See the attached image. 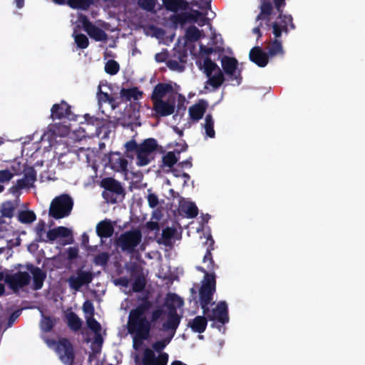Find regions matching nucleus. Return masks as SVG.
<instances>
[{"label":"nucleus","instance_id":"nucleus-51","mask_svg":"<svg viewBox=\"0 0 365 365\" xmlns=\"http://www.w3.org/2000/svg\"><path fill=\"white\" fill-rule=\"evenodd\" d=\"M86 128H87L83 127V128H81V130H74L73 135H76L75 138L76 140H81V138L86 137V134L85 133V130Z\"/></svg>","mask_w":365,"mask_h":365},{"label":"nucleus","instance_id":"nucleus-32","mask_svg":"<svg viewBox=\"0 0 365 365\" xmlns=\"http://www.w3.org/2000/svg\"><path fill=\"white\" fill-rule=\"evenodd\" d=\"M165 7L171 11L185 10L187 8L185 0H163Z\"/></svg>","mask_w":365,"mask_h":365},{"label":"nucleus","instance_id":"nucleus-11","mask_svg":"<svg viewBox=\"0 0 365 365\" xmlns=\"http://www.w3.org/2000/svg\"><path fill=\"white\" fill-rule=\"evenodd\" d=\"M178 93L174 91L173 86L170 84H158L152 93V101L153 103L166 101L176 100Z\"/></svg>","mask_w":365,"mask_h":365},{"label":"nucleus","instance_id":"nucleus-16","mask_svg":"<svg viewBox=\"0 0 365 365\" xmlns=\"http://www.w3.org/2000/svg\"><path fill=\"white\" fill-rule=\"evenodd\" d=\"M175 103V100L161 101L153 103V108L158 115L167 116L174 113Z\"/></svg>","mask_w":365,"mask_h":365},{"label":"nucleus","instance_id":"nucleus-35","mask_svg":"<svg viewBox=\"0 0 365 365\" xmlns=\"http://www.w3.org/2000/svg\"><path fill=\"white\" fill-rule=\"evenodd\" d=\"M34 278V288L35 289H39L43 286V282L45 278V275L43 272L38 268H35L31 270Z\"/></svg>","mask_w":365,"mask_h":365},{"label":"nucleus","instance_id":"nucleus-44","mask_svg":"<svg viewBox=\"0 0 365 365\" xmlns=\"http://www.w3.org/2000/svg\"><path fill=\"white\" fill-rule=\"evenodd\" d=\"M178 160V158L173 152H168L163 158L165 165L173 166Z\"/></svg>","mask_w":365,"mask_h":365},{"label":"nucleus","instance_id":"nucleus-33","mask_svg":"<svg viewBox=\"0 0 365 365\" xmlns=\"http://www.w3.org/2000/svg\"><path fill=\"white\" fill-rule=\"evenodd\" d=\"M36 180V173L31 168L26 170L25 178L19 180L20 187H31Z\"/></svg>","mask_w":365,"mask_h":365},{"label":"nucleus","instance_id":"nucleus-20","mask_svg":"<svg viewBox=\"0 0 365 365\" xmlns=\"http://www.w3.org/2000/svg\"><path fill=\"white\" fill-rule=\"evenodd\" d=\"M250 59L259 67H265L269 61V56L259 47H254L250 52Z\"/></svg>","mask_w":365,"mask_h":365},{"label":"nucleus","instance_id":"nucleus-63","mask_svg":"<svg viewBox=\"0 0 365 365\" xmlns=\"http://www.w3.org/2000/svg\"><path fill=\"white\" fill-rule=\"evenodd\" d=\"M170 365H187V364L181 362L180 361H175L172 362Z\"/></svg>","mask_w":365,"mask_h":365},{"label":"nucleus","instance_id":"nucleus-43","mask_svg":"<svg viewBox=\"0 0 365 365\" xmlns=\"http://www.w3.org/2000/svg\"><path fill=\"white\" fill-rule=\"evenodd\" d=\"M98 98L101 101H108L113 109H114L117 104L119 103V102H115V99L110 98L107 93L103 92L101 91H100L98 93Z\"/></svg>","mask_w":365,"mask_h":365},{"label":"nucleus","instance_id":"nucleus-30","mask_svg":"<svg viewBox=\"0 0 365 365\" xmlns=\"http://www.w3.org/2000/svg\"><path fill=\"white\" fill-rule=\"evenodd\" d=\"M57 4H67L73 9H86L90 6L89 0H53Z\"/></svg>","mask_w":365,"mask_h":365},{"label":"nucleus","instance_id":"nucleus-60","mask_svg":"<svg viewBox=\"0 0 365 365\" xmlns=\"http://www.w3.org/2000/svg\"><path fill=\"white\" fill-rule=\"evenodd\" d=\"M4 279H5V278L4 277V274L2 273H0V294H1L4 291V287L2 283Z\"/></svg>","mask_w":365,"mask_h":365},{"label":"nucleus","instance_id":"nucleus-34","mask_svg":"<svg viewBox=\"0 0 365 365\" xmlns=\"http://www.w3.org/2000/svg\"><path fill=\"white\" fill-rule=\"evenodd\" d=\"M142 93L139 91L136 88H132L129 89L123 88L120 91V98L125 100H137L140 98Z\"/></svg>","mask_w":365,"mask_h":365},{"label":"nucleus","instance_id":"nucleus-31","mask_svg":"<svg viewBox=\"0 0 365 365\" xmlns=\"http://www.w3.org/2000/svg\"><path fill=\"white\" fill-rule=\"evenodd\" d=\"M203 266L199 267L202 272L205 273L204 278L207 275H215L213 273L208 274L207 272H212L214 269V264L211 257V253L209 250L207 251L202 259ZM215 277V276H214ZM205 279H203L204 280Z\"/></svg>","mask_w":365,"mask_h":365},{"label":"nucleus","instance_id":"nucleus-38","mask_svg":"<svg viewBox=\"0 0 365 365\" xmlns=\"http://www.w3.org/2000/svg\"><path fill=\"white\" fill-rule=\"evenodd\" d=\"M66 319L68 324L71 329L78 330L81 327V319L73 312H68L66 314Z\"/></svg>","mask_w":365,"mask_h":365},{"label":"nucleus","instance_id":"nucleus-39","mask_svg":"<svg viewBox=\"0 0 365 365\" xmlns=\"http://www.w3.org/2000/svg\"><path fill=\"white\" fill-rule=\"evenodd\" d=\"M19 220L23 223H31L36 220V215L32 211H21L19 214Z\"/></svg>","mask_w":365,"mask_h":365},{"label":"nucleus","instance_id":"nucleus-55","mask_svg":"<svg viewBox=\"0 0 365 365\" xmlns=\"http://www.w3.org/2000/svg\"><path fill=\"white\" fill-rule=\"evenodd\" d=\"M146 227L150 230H159V226L156 222H148L146 224Z\"/></svg>","mask_w":365,"mask_h":365},{"label":"nucleus","instance_id":"nucleus-45","mask_svg":"<svg viewBox=\"0 0 365 365\" xmlns=\"http://www.w3.org/2000/svg\"><path fill=\"white\" fill-rule=\"evenodd\" d=\"M54 324V322L49 317H43L41 322V328L44 331H49Z\"/></svg>","mask_w":365,"mask_h":365},{"label":"nucleus","instance_id":"nucleus-17","mask_svg":"<svg viewBox=\"0 0 365 365\" xmlns=\"http://www.w3.org/2000/svg\"><path fill=\"white\" fill-rule=\"evenodd\" d=\"M108 165L113 170L125 172L127 170L128 161L119 153H112L108 155Z\"/></svg>","mask_w":365,"mask_h":365},{"label":"nucleus","instance_id":"nucleus-29","mask_svg":"<svg viewBox=\"0 0 365 365\" xmlns=\"http://www.w3.org/2000/svg\"><path fill=\"white\" fill-rule=\"evenodd\" d=\"M190 328L195 332L202 333L205 330L207 319L202 316H197L189 322Z\"/></svg>","mask_w":365,"mask_h":365},{"label":"nucleus","instance_id":"nucleus-8","mask_svg":"<svg viewBox=\"0 0 365 365\" xmlns=\"http://www.w3.org/2000/svg\"><path fill=\"white\" fill-rule=\"evenodd\" d=\"M202 68L208 78L209 83L213 88L219 87L224 81L223 74L220 68L211 60L206 58L204 60Z\"/></svg>","mask_w":365,"mask_h":365},{"label":"nucleus","instance_id":"nucleus-24","mask_svg":"<svg viewBox=\"0 0 365 365\" xmlns=\"http://www.w3.org/2000/svg\"><path fill=\"white\" fill-rule=\"evenodd\" d=\"M179 207L180 210L190 218L195 217L198 213L197 206L190 201L185 200H180Z\"/></svg>","mask_w":365,"mask_h":365},{"label":"nucleus","instance_id":"nucleus-59","mask_svg":"<svg viewBox=\"0 0 365 365\" xmlns=\"http://www.w3.org/2000/svg\"><path fill=\"white\" fill-rule=\"evenodd\" d=\"M274 4L277 10L280 12L281 7L284 4V0H274Z\"/></svg>","mask_w":365,"mask_h":365},{"label":"nucleus","instance_id":"nucleus-3","mask_svg":"<svg viewBox=\"0 0 365 365\" xmlns=\"http://www.w3.org/2000/svg\"><path fill=\"white\" fill-rule=\"evenodd\" d=\"M51 112L52 118L64 119L63 125L56 123L49 125L46 131L41 137L43 143H47L50 147H53L58 142L56 140L57 137H63L69 133L68 126L65 125L66 119L73 120L75 117L71 113L68 105L64 101L54 104L51 109Z\"/></svg>","mask_w":365,"mask_h":365},{"label":"nucleus","instance_id":"nucleus-49","mask_svg":"<svg viewBox=\"0 0 365 365\" xmlns=\"http://www.w3.org/2000/svg\"><path fill=\"white\" fill-rule=\"evenodd\" d=\"M139 4L146 10H151L154 6V1L153 0H139Z\"/></svg>","mask_w":365,"mask_h":365},{"label":"nucleus","instance_id":"nucleus-21","mask_svg":"<svg viewBox=\"0 0 365 365\" xmlns=\"http://www.w3.org/2000/svg\"><path fill=\"white\" fill-rule=\"evenodd\" d=\"M91 281V275L88 272L82 271L71 277L68 279L71 287L75 290H78L82 285L88 284Z\"/></svg>","mask_w":365,"mask_h":365},{"label":"nucleus","instance_id":"nucleus-61","mask_svg":"<svg viewBox=\"0 0 365 365\" xmlns=\"http://www.w3.org/2000/svg\"><path fill=\"white\" fill-rule=\"evenodd\" d=\"M125 147L128 150H133L136 148V145L135 143V142H128L126 144H125Z\"/></svg>","mask_w":365,"mask_h":365},{"label":"nucleus","instance_id":"nucleus-41","mask_svg":"<svg viewBox=\"0 0 365 365\" xmlns=\"http://www.w3.org/2000/svg\"><path fill=\"white\" fill-rule=\"evenodd\" d=\"M73 36L79 48H86L88 46V39L85 35L76 34V31H74Z\"/></svg>","mask_w":365,"mask_h":365},{"label":"nucleus","instance_id":"nucleus-62","mask_svg":"<svg viewBox=\"0 0 365 365\" xmlns=\"http://www.w3.org/2000/svg\"><path fill=\"white\" fill-rule=\"evenodd\" d=\"M16 7L18 9H21L24 6V0H14Z\"/></svg>","mask_w":365,"mask_h":365},{"label":"nucleus","instance_id":"nucleus-2","mask_svg":"<svg viewBox=\"0 0 365 365\" xmlns=\"http://www.w3.org/2000/svg\"><path fill=\"white\" fill-rule=\"evenodd\" d=\"M215 291V277L214 275H207L205 279L202 281V286L199 292L201 307L207 319L213 322V325L217 323L225 324L229 319L227 306L225 302H221L217 304L212 309H209L207 307L212 299Z\"/></svg>","mask_w":365,"mask_h":365},{"label":"nucleus","instance_id":"nucleus-64","mask_svg":"<svg viewBox=\"0 0 365 365\" xmlns=\"http://www.w3.org/2000/svg\"><path fill=\"white\" fill-rule=\"evenodd\" d=\"M253 32H254V33H255V34H257L258 35V36H260V35H259V28H255V29H253Z\"/></svg>","mask_w":365,"mask_h":365},{"label":"nucleus","instance_id":"nucleus-48","mask_svg":"<svg viewBox=\"0 0 365 365\" xmlns=\"http://www.w3.org/2000/svg\"><path fill=\"white\" fill-rule=\"evenodd\" d=\"M58 237H66L71 235V230L64 227H57Z\"/></svg>","mask_w":365,"mask_h":365},{"label":"nucleus","instance_id":"nucleus-9","mask_svg":"<svg viewBox=\"0 0 365 365\" xmlns=\"http://www.w3.org/2000/svg\"><path fill=\"white\" fill-rule=\"evenodd\" d=\"M52 346L60 360L64 364H71L74 357V352L70 342L66 339H61L53 343Z\"/></svg>","mask_w":365,"mask_h":365},{"label":"nucleus","instance_id":"nucleus-57","mask_svg":"<svg viewBox=\"0 0 365 365\" xmlns=\"http://www.w3.org/2000/svg\"><path fill=\"white\" fill-rule=\"evenodd\" d=\"M68 253L70 258H74L77 256L78 251L76 248H69Z\"/></svg>","mask_w":365,"mask_h":365},{"label":"nucleus","instance_id":"nucleus-15","mask_svg":"<svg viewBox=\"0 0 365 365\" xmlns=\"http://www.w3.org/2000/svg\"><path fill=\"white\" fill-rule=\"evenodd\" d=\"M79 21L83 25L91 38L95 39L96 41H103L106 39V35L104 31L99 28L91 24L88 21L86 17L80 16Z\"/></svg>","mask_w":365,"mask_h":365},{"label":"nucleus","instance_id":"nucleus-12","mask_svg":"<svg viewBox=\"0 0 365 365\" xmlns=\"http://www.w3.org/2000/svg\"><path fill=\"white\" fill-rule=\"evenodd\" d=\"M141 240V233L138 230L127 232L118 239V245L125 250L130 251L136 247Z\"/></svg>","mask_w":365,"mask_h":365},{"label":"nucleus","instance_id":"nucleus-58","mask_svg":"<svg viewBox=\"0 0 365 365\" xmlns=\"http://www.w3.org/2000/svg\"><path fill=\"white\" fill-rule=\"evenodd\" d=\"M166 56L164 53H157L155 55V60L158 62H161L165 60Z\"/></svg>","mask_w":365,"mask_h":365},{"label":"nucleus","instance_id":"nucleus-52","mask_svg":"<svg viewBox=\"0 0 365 365\" xmlns=\"http://www.w3.org/2000/svg\"><path fill=\"white\" fill-rule=\"evenodd\" d=\"M108 259V255L106 253H103V254L99 255L96 258V262L99 264H104L107 262Z\"/></svg>","mask_w":365,"mask_h":365},{"label":"nucleus","instance_id":"nucleus-47","mask_svg":"<svg viewBox=\"0 0 365 365\" xmlns=\"http://www.w3.org/2000/svg\"><path fill=\"white\" fill-rule=\"evenodd\" d=\"M14 173L9 170H0V183L8 182L13 177Z\"/></svg>","mask_w":365,"mask_h":365},{"label":"nucleus","instance_id":"nucleus-50","mask_svg":"<svg viewBox=\"0 0 365 365\" xmlns=\"http://www.w3.org/2000/svg\"><path fill=\"white\" fill-rule=\"evenodd\" d=\"M148 204L151 207H155L158 203V199L154 194H149L148 195Z\"/></svg>","mask_w":365,"mask_h":365},{"label":"nucleus","instance_id":"nucleus-22","mask_svg":"<svg viewBox=\"0 0 365 365\" xmlns=\"http://www.w3.org/2000/svg\"><path fill=\"white\" fill-rule=\"evenodd\" d=\"M208 103L205 100H200L189 108V115L193 120L198 121L201 119L207 110Z\"/></svg>","mask_w":365,"mask_h":365},{"label":"nucleus","instance_id":"nucleus-18","mask_svg":"<svg viewBox=\"0 0 365 365\" xmlns=\"http://www.w3.org/2000/svg\"><path fill=\"white\" fill-rule=\"evenodd\" d=\"M222 65L225 73L236 79L237 84H239L238 77L240 71L237 68L238 63L237 60L230 57H225L222 60Z\"/></svg>","mask_w":365,"mask_h":365},{"label":"nucleus","instance_id":"nucleus-46","mask_svg":"<svg viewBox=\"0 0 365 365\" xmlns=\"http://www.w3.org/2000/svg\"><path fill=\"white\" fill-rule=\"evenodd\" d=\"M1 212L3 217H11L13 215V207L9 202L4 203L1 206Z\"/></svg>","mask_w":365,"mask_h":365},{"label":"nucleus","instance_id":"nucleus-56","mask_svg":"<svg viewBox=\"0 0 365 365\" xmlns=\"http://www.w3.org/2000/svg\"><path fill=\"white\" fill-rule=\"evenodd\" d=\"M205 239L206 240L205 243L208 245V248L211 247L213 245V240L211 238V235L209 232L205 233Z\"/></svg>","mask_w":365,"mask_h":365},{"label":"nucleus","instance_id":"nucleus-23","mask_svg":"<svg viewBox=\"0 0 365 365\" xmlns=\"http://www.w3.org/2000/svg\"><path fill=\"white\" fill-rule=\"evenodd\" d=\"M267 50L269 58L282 57L284 53L282 42L277 39L270 41L267 46Z\"/></svg>","mask_w":365,"mask_h":365},{"label":"nucleus","instance_id":"nucleus-27","mask_svg":"<svg viewBox=\"0 0 365 365\" xmlns=\"http://www.w3.org/2000/svg\"><path fill=\"white\" fill-rule=\"evenodd\" d=\"M101 185L108 191H111L118 194L123 192V189L120 183L113 178L103 179L101 182Z\"/></svg>","mask_w":365,"mask_h":365},{"label":"nucleus","instance_id":"nucleus-5","mask_svg":"<svg viewBox=\"0 0 365 365\" xmlns=\"http://www.w3.org/2000/svg\"><path fill=\"white\" fill-rule=\"evenodd\" d=\"M83 311L85 314L87 326L94 334V339L92 343L91 348L94 352H98L100 350L103 342V334L104 331L103 330L101 324L93 318L94 309L93 304L90 302L86 301L83 304Z\"/></svg>","mask_w":365,"mask_h":365},{"label":"nucleus","instance_id":"nucleus-42","mask_svg":"<svg viewBox=\"0 0 365 365\" xmlns=\"http://www.w3.org/2000/svg\"><path fill=\"white\" fill-rule=\"evenodd\" d=\"M118 70H119V65L115 61L110 60L105 65L106 72L110 75H114V74L117 73Z\"/></svg>","mask_w":365,"mask_h":365},{"label":"nucleus","instance_id":"nucleus-54","mask_svg":"<svg viewBox=\"0 0 365 365\" xmlns=\"http://www.w3.org/2000/svg\"><path fill=\"white\" fill-rule=\"evenodd\" d=\"M47 236L50 240H54L57 239L58 237L57 234V228L49 230L48 232Z\"/></svg>","mask_w":365,"mask_h":365},{"label":"nucleus","instance_id":"nucleus-53","mask_svg":"<svg viewBox=\"0 0 365 365\" xmlns=\"http://www.w3.org/2000/svg\"><path fill=\"white\" fill-rule=\"evenodd\" d=\"M174 175L177 178L181 177L182 179V185H185L187 181L190 180V176L187 173H182V175H180L177 173L175 170H173Z\"/></svg>","mask_w":365,"mask_h":365},{"label":"nucleus","instance_id":"nucleus-26","mask_svg":"<svg viewBox=\"0 0 365 365\" xmlns=\"http://www.w3.org/2000/svg\"><path fill=\"white\" fill-rule=\"evenodd\" d=\"M116 284H121L124 287H128L130 284L133 286V291L138 292L143 289L145 286V279L142 276L138 277L134 282L126 279H119Z\"/></svg>","mask_w":365,"mask_h":365},{"label":"nucleus","instance_id":"nucleus-1","mask_svg":"<svg viewBox=\"0 0 365 365\" xmlns=\"http://www.w3.org/2000/svg\"><path fill=\"white\" fill-rule=\"evenodd\" d=\"M182 306L181 298L174 294H169L166 297L164 310L155 311L153 314V320L162 318L164 321L163 330L166 336L152 344L143 352L142 361L143 365H167L168 354L163 351L165 346L170 342L180 322V317L176 309Z\"/></svg>","mask_w":365,"mask_h":365},{"label":"nucleus","instance_id":"nucleus-4","mask_svg":"<svg viewBox=\"0 0 365 365\" xmlns=\"http://www.w3.org/2000/svg\"><path fill=\"white\" fill-rule=\"evenodd\" d=\"M147 308L145 305L140 306L130 312L128 329L133 335V347L135 349L140 346L141 340L149 336L150 327L145 314Z\"/></svg>","mask_w":365,"mask_h":365},{"label":"nucleus","instance_id":"nucleus-40","mask_svg":"<svg viewBox=\"0 0 365 365\" xmlns=\"http://www.w3.org/2000/svg\"><path fill=\"white\" fill-rule=\"evenodd\" d=\"M260 8L261 11L259 15L257 16L258 19H266L271 14L272 7L269 2H262Z\"/></svg>","mask_w":365,"mask_h":365},{"label":"nucleus","instance_id":"nucleus-36","mask_svg":"<svg viewBox=\"0 0 365 365\" xmlns=\"http://www.w3.org/2000/svg\"><path fill=\"white\" fill-rule=\"evenodd\" d=\"M183 52L185 53L186 52L185 50ZM185 56V53H183L182 56H180L179 61H178L175 59L169 60L168 62V66L173 71H179V72L183 71L184 67H185V66H184Z\"/></svg>","mask_w":365,"mask_h":365},{"label":"nucleus","instance_id":"nucleus-13","mask_svg":"<svg viewBox=\"0 0 365 365\" xmlns=\"http://www.w3.org/2000/svg\"><path fill=\"white\" fill-rule=\"evenodd\" d=\"M29 281V274L27 272H19L14 274L6 275L4 279V282L15 291L28 284Z\"/></svg>","mask_w":365,"mask_h":365},{"label":"nucleus","instance_id":"nucleus-6","mask_svg":"<svg viewBox=\"0 0 365 365\" xmlns=\"http://www.w3.org/2000/svg\"><path fill=\"white\" fill-rule=\"evenodd\" d=\"M72 207L71 198L66 195H62L51 202L49 214L56 219L63 218L70 214Z\"/></svg>","mask_w":365,"mask_h":365},{"label":"nucleus","instance_id":"nucleus-7","mask_svg":"<svg viewBox=\"0 0 365 365\" xmlns=\"http://www.w3.org/2000/svg\"><path fill=\"white\" fill-rule=\"evenodd\" d=\"M156 146V142L153 139H148L140 144L137 148V165L145 166L149 164L154 158Z\"/></svg>","mask_w":365,"mask_h":365},{"label":"nucleus","instance_id":"nucleus-37","mask_svg":"<svg viewBox=\"0 0 365 365\" xmlns=\"http://www.w3.org/2000/svg\"><path fill=\"white\" fill-rule=\"evenodd\" d=\"M204 128L205 130V134L209 138H214L215 135V132L214 130V120L211 115H207L205 119Z\"/></svg>","mask_w":365,"mask_h":365},{"label":"nucleus","instance_id":"nucleus-10","mask_svg":"<svg viewBox=\"0 0 365 365\" xmlns=\"http://www.w3.org/2000/svg\"><path fill=\"white\" fill-rule=\"evenodd\" d=\"M204 36V31L199 29L195 26L192 25L186 28L184 37V46L185 48V51H190L191 54L197 55V52L192 48V43L198 41Z\"/></svg>","mask_w":365,"mask_h":365},{"label":"nucleus","instance_id":"nucleus-19","mask_svg":"<svg viewBox=\"0 0 365 365\" xmlns=\"http://www.w3.org/2000/svg\"><path fill=\"white\" fill-rule=\"evenodd\" d=\"M178 18L181 24L191 21L197 23L200 26H202L207 23V19L203 17L202 13L198 11H192L191 13H184L178 15Z\"/></svg>","mask_w":365,"mask_h":365},{"label":"nucleus","instance_id":"nucleus-25","mask_svg":"<svg viewBox=\"0 0 365 365\" xmlns=\"http://www.w3.org/2000/svg\"><path fill=\"white\" fill-rule=\"evenodd\" d=\"M96 232L101 237H108L113 232V226L110 220H103L97 225Z\"/></svg>","mask_w":365,"mask_h":365},{"label":"nucleus","instance_id":"nucleus-28","mask_svg":"<svg viewBox=\"0 0 365 365\" xmlns=\"http://www.w3.org/2000/svg\"><path fill=\"white\" fill-rule=\"evenodd\" d=\"M162 242L166 245H171L176 240H178V234L176 230L168 227L163 230Z\"/></svg>","mask_w":365,"mask_h":365},{"label":"nucleus","instance_id":"nucleus-14","mask_svg":"<svg viewBox=\"0 0 365 365\" xmlns=\"http://www.w3.org/2000/svg\"><path fill=\"white\" fill-rule=\"evenodd\" d=\"M288 26L294 29L292 17L288 14H279V20L272 24L273 34L276 38L280 37L282 32H287Z\"/></svg>","mask_w":365,"mask_h":365}]
</instances>
